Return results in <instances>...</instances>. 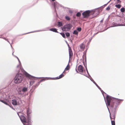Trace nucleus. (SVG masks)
<instances>
[{"label":"nucleus","instance_id":"obj_20","mask_svg":"<svg viewBox=\"0 0 125 125\" xmlns=\"http://www.w3.org/2000/svg\"><path fill=\"white\" fill-rule=\"evenodd\" d=\"M78 69V70H83V67L81 65H80L79 66Z\"/></svg>","mask_w":125,"mask_h":125},{"label":"nucleus","instance_id":"obj_31","mask_svg":"<svg viewBox=\"0 0 125 125\" xmlns=\"http://www.w3.org/2000/svg\"><path fill=\"white\" fill-rule=\"evenodd\" d=\"M115 6L117 8H118L119 9L121 7V6L119 4H117Z\"/></svg>","mask_w":125,"mask_h":125},{"label":"nucleus","instance_id":"obj_23","mask_svg":"<svg viewBox=\"0 0 125 125\" xmlns=\"http://www.w3.org/2000/svg\"><path fill=\"white\" fill-rule=\"evenodd\" d=\"M47 79L46 80H55V77H47Z\"/></svg>","mask_w":125,"mask_h":125},{"label":"nucleus","instance_id":"obj_14","mask_svg":"<svg viewBox=\"0 0 125 125\" xmlns=\"http://www.w3.org/2000/svg\"><path fill=\"white\" fill-rule=\"evenodd\" d=\"M18 61H19V65H18L17 66V68H20V70H24L23 69L22 67L21 66V62L20 61L19 59V60H18Z\"/></svg>","mask_w":125,"mask_h":125},{"label":"nucleus","instance_id":"obj_54","mask_svg":"<svg viewBox=\"0 0 125 125\" xmlns=\"http://www.w3.org/2000/svg\"><path fill=\"white\" fill-rule=\"evenodd\" d=\"M11 48H12V46H11Z\"/></svg>","mask_w":125,"mask_h":125},{"label":"nucleus","instance_id":"obj_3","mask_svg":"<svg viewBox=\"0 0 125 125\" xmlns=\"http://www.w3.org/2000/svg\"><path fill=\"white\" fill-rule=\"evenodd\" d=\"M24 77V75L22 73H17L14 78V83L16 84L20 83L23 80Z\"/></svg>","mask_w":125,"mask_h":125},{"label":"nucleus","instance_id":"obj_45","mask_svg":"<svg viewBox=\"0 0 125 125\" xmlns=\"http://www.w3.org/2000/svg\"><path fill=\"white\" fill-rule=\"evenodd\" d=\"M69 13H73L72 11L71 10H69Z\"/></svg>","mask_w":125,"mask_h":125},{"label":"nucleus","instance_id":"obj_21","mask_svg":"<svg viewBox=\"0 0 125 125\" xmlns=\"http://www.w3.org/2000/svg\"><path fill=\"white\" fill-rule=\"evenodd\" d=\"M89 78L94 84L96 83L94 81V80L93 79V78L91 77H91H89Z\"/></svg>","mask_w":125,"mask_h":125},{"label":"nucleus","instance_id":"obj_52","mask_svg":"<svg viewBox=\"0 0 125 125\" xmlns=\"http://www.w3.org/2000/svg\"><path fill=\"white\" fill-rule=\"evenodd\" d=\"M52 1H54L55 0H52Z\"/></svg>","mask_w":125,"mask_h":125},{"label":"nucleus","instance_id":"obj_1","mask_svg":"<svg viewBox=\"0 0 125 125\" xmlns=\"http://www.w3.org/2000/svg\"><path fill=\"white\" fill-rule=\"evenodd\" d=\"M100 90L104 96L106 105L109 110L108 106L118 103H121L124 100L123 99L116 98L110 96L105 93L101 89Z\"/></svg>","mask_w":125,"mask_h":125},{"label":"nucleus","instance_id":"obj_6","mask_svg":"<svg viewBox=\"0 0 125 125\" xmlns=\"http://www.w3.org/2000/svg\"><path fill=\"white\" fill-rule=\"evenodd\" d=\"M77 73H80L82 75L86 76L87 77L89 78V77H91V76L90 75L88 71H86L88 74V75L87 74L86 71H76Z\"/></svg>","mask_w":125,"mask_h":125},{"label":"nucleus","instance_id":"obj_32","mask_svg":"<svg viewBox=\"0 0 125 125\" xmlns=\"http://www.w3.org/2000/svg\"><path fill=\"white\" fill-rule=\"evenodd\" d=\"M120 10L122 12H124L125 11V9L124 8H121Z\"/></svg>","mask_w":125,"mask_h":125},{"label":"nucleus","instance_id":"obj_42","mask_svg":"<svg viewBox=\"0 0 125 125\" xmlns=\"http://www.w3.org/2000/svg\"><path fill=\"white\" fill-rule=\"evenodd\" d=\"M32 93H29V96H30L29 98L30 99V97H31V96L32 95Z\"/></svg>","mask_w":125,"mask_h":125},{"label":"nucleus","instance_id":"obj_46","mask_svg":"<svg viewBox=\"0 0 125 125\" xmlns=\"http://www.w3.org/2000/svg\"><path fill=\"white\" fill-rule=\"evenodd\" d=\"M4 100H0V101L3 103V102H4Z\"/></svg>","mask_w":125,"mask_h":125},{"label":"nucleus","instance_id":"obj_16","mask_svg":"<svg viewBox=\"0 0 125 125\" xmlns=\"http://www.w3.org/2000/svg\"><path fill=\"white\" fill-rule=\"evenodd\" d=\"M17 92H18V94L20 95H23L24 93H23V92H22V91L21 90H17Z\"/></svg>","mask_w":125,"mask_h":125},{"label":"nucleus","instance_id":"obj_37","mask_svg":"<svg viewBox=\"0 0 125 125\" xmlns=\"http://www.w3.org/2000/svg\"><path fill=\"white\" fill-rule=\"evenodd\" d=\"M77 30L79 31H80L81 30L82 28L81 27L78 28L77 29Z\"/></svg>","mask_w":125,"mask_h":125},{"label":"nucleus","instance_id":"obj_35","mask_svg":"<svg viewBox=\"0 0 125 125\" xmlns=\"http://www.w3.org/2000/svg\"><path fill=\"white\" fill-rule=\"evenodd\" d=\"M8 105L9 106L10 108H12V109H13L14 110H15V109L13 108V107L12 106V105L10 104H9Z\"/></svg>","mask_w":125,"mask_h":125},{"label":"nucleus","instance_id":"obj_36","mask_svg":"<svg viewBox=\"0 0 125 125\" xmlns=\"http://www.w3.org/2000/svg\"><path fill=\"white\" fill-rule=\"evenodd\" d=\"M95 85L98 88V89L99 90L101 89V88H100V87L96 83L95 84Z\"/></svg>","mask_w":125,"mask_h":125},{"label":"nucleus","instance_id":"obj_33","mask_svg":"<svg viewBox=\"0 0 125 125\" xmlns=\"http://www.w3.org/2000/svg\"><path fill=\"white\" fill-rule=\"evenodd\" d=\"M40 84L38 82L36 83L35 84V85H33V86H34L36 88Z\"/></svg>","mask_w":125,"mask_h":125},{"label":"nucleus","instance_id":"obj_53","mask_svg":"<svg viewBox=\"0 0 125 125\" xmlns=\"http://www.w3.org/2000/svg\"><path fill=\"white\" fill-rule=\"evenodd\" d=\"M31 33V32H28L27 33H26V34H27V33Z\"/></svg>","mask_w":125,"mask_h":125},{"label":"nucleus","instance_id":"obj_9","mask_svg":"<svg viewBox=\"0 0 125 125\" xmlns=\"http://www.w3.org/2000/svg\"><path fill=\"white\" fill-rule=\"evenodd\" d=\"M92 14L94 16V17L96 16L99 14V12L97 9H95L91 11Z\"/></svg>","mask_w":125,"mask_h":125},{"label":"nucleus","instance_id":"obj_28","mask_svg":"<svg viewBox=\"0 0 125 125\" xmlns=\"http://www.w3.org/2000/svg\"><path fill=\"white\" fill-rule=\"evenodd\" d=\"M7 101H8V100H6V101L4 100V102H3V103L5 104L8 105L9 104H8V103L7 102Z\"/></svg>","mask_w":125,"mask_h":125},{"label":"nucleus","instance_id":"obj_24","mask_svg":"<svg viewBox=\"0 0 125 125\" xmlns=\"http://www.w3.org/2000/svg\"><path fill=\"white\" fill-rule=\"evenodd\" d=\"M78 33V32L77 30H74L73 32V34L75 35H77Z\"/></svg>","mask_w":125,"mask_h":125},{"label":"nucleus","instance_id":"obj_44","mask_svg":"<svg viewBox=\"0 0 125 125\" xmlns=\"http://www.w3.org/2000/svg\"><path fill=\"white\" fill-rule=\"evenodd\" d=\"M92 37H91V38H90V39H89V42H90L91 41V40H92Z\"/></svg>","mask_w":125,"mask_h":125},{"label":"nucleus","instance_id":"obj_30","mask_svg":"<svg viewBox=\"0 0 125 125\" xmlns=\"http://www.w3.org/2000/svg\"><path fill=\"white\" fill-rule=\"evenodd\" d=\"M65 34L66 36L67 37H69L70 36V34L68 32H66Z\"/></svg>","mask_w":125,"mask_h":125},{"label":"nucleus","instance_id":"obj_13","mask_svg":"<svg viewBox=\"0 0 125 125\" xmlns=\"http://www.w3.org/2000/svg\"><path fill=\"white\" fill-rule=\"evenodd\" d=\"M125 26V24H117L115 23L113 24V25L112 27H115L117 26Z\"/></svg>","mask_w":125,"mask_h":125},{"label":"nucleus","instance_id":"obj_18","mask_svg":"<svg viewBox=\"0 0 125 125\" xmlns=\"http://www.w3.org/2000/svg\"><path fill=\"white\" fill-rule=\"evenodd\" d=\"M69 58H70L73 55V52L71 49H69Z\"/></svg>","mask_w":125,"mask_h":125},{"label":"nucleus","instance_id":"obj_2","mask_svg":"<svg viewBox=\"0 0 125 125\" xmlns=\"http://www.w3.org/2000/svg\"><path fill=\"white\" fill-rule=\"evenodd\" d=\"M121 103H118L109 106L110 108L111 111L110 113L109 110H109H108L110 113V117L111 120L112 125H115V120L116 113V108Z\"/></svg>","mask_w":125,"mask_h":125},{"label":"nucleus","instance_id":"obj_17","mask_svg":"<svg viewBox=\"0 0 125 125\" xmlns=\"http://www.w3.org/2000/svg\"><path fill=\"white\" fill-rule=\"evenodd\" d=\"M49 30L51 31H52L54 32L58 33V32L57 31V29L56 28H52L50 29Z\"/></svg>","mask_w":125,"mask_h":125},{"label":"nucleus","instance_id":"obj_49","mask_svg":"<svg viewBox=\"0 0 125 125\" xmlns=\"http://www.w3.org/2000/svg\"><path fill=\"white\" fill-rule=\"evenodd\" d=\"M103 19L102 20H101L100 21V22H103Z\"/></svg>","mask_w":125,"mask_h":125},{"label":"nucleus","instance_id":"obj_22","mask_svg":"<svg viewBox=\"0 0 125 125\" xmlns=\"http://www.w3.org/2000/svg\"><path fill=\"white\" fill-rule=\"evenodd\" d=\"M58 25L59 26V27L61 26L62 25V22H58Z\"/></svg>","mask_w":125,"mask_h":125},{"label":"nucleus","instance_id":"obj_48","mask_svg":"<svg viewBox=\"0 0 125 125\" xmlns=\"http://www.w3.org/2000/svg\"><path fill=\"white\" fill-rule=\"evenodd\" d=\"M111 0H110L106 4H105L104 5H106L109 2L111 1Z\"/></svg>","mask_w":125,"mask_h":125},{"label":"nucleus","instance_id":"obj_29","mask_svg":"<svg viewBox=\"0 0 125 125\" xmlns=\"http://www.w3.org/2000/svg\"><path fill=\"white\" fill-rule=\"evenodd\" d=\"M81 14L80 12H78L76 14V16L77 17H80L81 15Z\"/></svg>","mask_w":125,"mask_h":125},{"label":"nucleus","instance_id":"obj_8","mask_svg":"<svg viewBox=\"0 0 125 125\" xmlns=\"http://www.w3.org/2000/svg\"><path fill=\"white\" fill-rule=\"evenodd\" d=\"M90 11L89 10L86 11L82 13V15L84 18H87L90 16Z\"/></svg>","mask_w":125,"mask_h":125},{"label":"nucleus","instance_id":"obj_10","mask_svg":"<svg viewBox=\"0 0 125 125\" xmlns=\"http://www.w3.org/2000/svg\"><path fill=\"white\" fill-rule=\"evenodd\" d=\"M68 71H63V73L59 76V78L60 79L62 78L66 74L68 73Z\"/></svg>","mask_w":125,"mask_h":125},{"label":"nucleus","instance_id":"obj_41","mask_svg":"<svg viewBox=\"0 0 125 125\" xmlns=\"http://www.w3.org/2000/svg\"><path fill=\"white\" fill-rule=\"evenodd\" d=\"M55 80L60 79V78H59V76H58L57 77H55Z\"/></svg>","mask_w":125,"mask_h":125},{"label":"nucleus","instance_id":"obj_5","mask_svg":"<svg viewBox=\"0 0 125 125\" xmlns=\"http://www.w3.org/2000/svg\"><path fill=\"white\" fill-rule=\"evenodd\" d=\"M72 27V25L71 24H68L61 27V29L63 31H67L69 30Z\"/></svg>","mask_w":125,"mask_h":125},{"label":"nucleus","instance_id":"obj_15","mask_svg":"<svg viewBox=\"0 0 125 125\" xmlns=\"http://www.w3.org/2000/svg\"><path fill=\"white\" fill-rule=\"evenodd\" d=\"M23 93L25 92L28 91V88L26 87H23L21 89Z\"/></svg>","mask_w":125,"mask_h":125},{"label":"nucleus","instance_id":"obj_38","mask_svg":"<svg viewBox=\"0 0 125 125\" xmlns=\"http://www.w3.org/2000/svg\"><path fill=\"white\" fill-rule=\"evenodd\" d=\"M36 87L34 86H33L32 87L31 89L33 90L34 91L36 88Z\"/></svg>","mask_w":125,"mask_h":125},{"label":"nucleus","instance_id":"obj_19","mask_svg":"<svg viewBox=\"0 0 125 125\" xmlns=\"http://www.w3.org/2000/svg\"><path fill=\"white\" fill-rule=\"evenodd\" d=\"M85 46V45L83 43H82L80 45V47L81 49L82 50H83L84 49Z\"/></svg>","mask_w":125,"mask_h":125},{"label":"nucleus","instance_id":"obj_26","mask_svg":"<svg viewBox=\"0 0 125 125\" xmlns=\"http://www.w3.org/2000/svg\"><path fill=\"white\" fill-rule=\"evenodd\" d=\"M65 19H66L67 21H69L70 20V18L68 16H65Z\"/></svg>","mask_w":125,"mask_h":125},{"label":"nucleus","instance_id":"obj_51","mask_svg":"<svg viewBox=\"0 0 125 125\" xmlns=\"http://www.w3.org/2000/svg\"><path fill=\"white\" fill-rule=\"evenodd\" d=\"M117 1L118 2H119L120 1V0H117Z\"/></svg>","mask_w":125,"mask_h":125},{"label":"nucleus","instance_id":"obj_4","mask_svg":"<svg viewBox=\"0 0 125 125\" xmlns=\"http://www.w3.org/2000/svg\"><path fill=\"white\" fill-rule=\"evenodd\" d=\"M24 74L25 75V76L30 79H34L35 80H37L38 79H41L42 78V79H41L38 82L40 84V83L42 82L45 81L46 80V79H47V77H36L34 76H33L31 75L30 74H29L28 73H27L25 71H24Z\"/></svg>","mask_w":125,"mask_h":125},{"label":"nucleus","instance_id":"obj_12","mask_svg":"<svg viewBox=\"0 0 125 125\" xmlns=\"http://www.w3.org/2000/svg\"><path fill=\"white\" fill-rule=\"evenodd\" d=\"M54 6L55 9V11L56 12V8H58V7L60 6V5L58 3L56 2L54 3Z\"/></svg>","mask_w":125,"mask_h":125},{"label":"nucleus","instance_id":"obj_55","mask_svg":"<svg viewBox=\"0 0 125 125\" xmlns=\"http://www.w3.org/2000/svg\"><path fill=\"white\" fill-rule=\"evenodd\" d=\"M97 33H98V32H97L96 33V34H94V35H95L96 34H97Z\"/></svg>","mask_w":125,"mask_h":125},{"label":"nucleus","instance_id":"obj_40","mask_svg":"<svg viewBox=\"0 0 125 125\" xmlns=\"http://www.w3.org/2000/svg\"><path fill=\"white\" fill-rule=\"evenodd\" d=\"M14 52H12V55H13L15 57H16V58H17V59H18V60H19V58H18V57L17 56H15V55H13V53H14Z\"/></svg>","mask_w":125,"mask_h":125},{"label":"nucleus","instance_id":"obj_27","mask_svg":"<svg viewBox=\"0 0 125 125\" xmlns=\"http://www.w3.org/2000/svg\"><path fill=\"white\" fill-rule=\"evenodd\" d=\"M60 34L64 38H65V35L64 33H61Z\"/></svg>","mask_w":125,"mask_h":125},{"label":"nucleus","instance_id":"obj_43","mask_svg":"<svg viewBox=\"0 0 125 125\" xmlns=\"http://www.w3.org/2000/svg\"><path fill=\"white\" fill-rule=\"evenodd\" d=\"M110 8L109 7H108L106 9V10H109L110 9Z\"/></svg>","mask_w":125,"mask_h":125},{"label":"nucleus","instance_id":"obj_50","mask_svg":"<svg viewBox=\"0 0 125 125\" xmlns=\"http://www.w3.org/2000/svg\"><path fill=\"white\" fill-rule=\"evenodd\" d=\"M17 99H19L20 100L21 99V98H20V97H18L17 98Z\"/></svg>","mask_w":125,"mask_h":125},{"label":"nucleus","instance_id":"obj_47","mask_svg":"<svg viewBox=\"0 0 125 125\" xmlns=\"http://www.w3.org/2000/svg\"><path fill=\"white\" fill-rule=\"evenodd\" d=\"M3 38L4 39H5L7 41H8V42H9L10 43V42H9V41L8 40H6V39H5V38Z\"/></svg>","mask_w":125,"mask_h":125},{"label":"nucleus","instance_id":"obj_11","mask_svg":"<svg viewBox=\"0 0 125 125\" xmlns=\"http://www.w3.org/2000/svg\"><path fill=\"white\" fill-rule=\"evenodd\" d=\"M11 101L13 105L15 106L18 105L17 101L16 99H13Z\"/></svg>","mask_w":125,"mask_h":125},{"label":"nucleus","instance_id":"obj_39","mask_svg":"<svg viewBox=\"0 0 125 125\" xmlns=\"http://www.w3.org/2000/svg\"><path fill=\"white\" fill-rule=\"evenodd\" d=\"M34 91L33 90L31 89L30 90V93L32 94Z\"/></svg>","mask_w":125,"mask_h":125},{"label":"nucleus","instance_id":"obj_25","mask_svg":"<svg viewBox=\"0 0 125 125\" xmlns=\"http://www.w3.org/2000/svg\"><path fill=\"white\" fill-rule=\"evenodd\" d=\"M70 68V66L69 65V64L65 68L64 70H69Z\"/></svg>","mask_w":125,"mask_h":125},{"label":"nucleus","instance_id":"obj_7","mask_svg":"<svg viewBox=\"0 0 125 125\" xmlns=\"http://www.w3.org/2000/svg\"><path fill=\"white\" fill-rule=\"evenodd\" d=\"M17 114L20 117L21 122L23 123H24L25 124H24L25 125H26L27 121V119L26 118L22 115H20L19 113H17Z\"/></svg>","mask_w":125,"mask_h":125},{"label":"nucleus","instance_id":"obj_34","mask_svg":"<svg viewBox=\"0 0 125 125\" xmlns=\"http://www.w3.org/2000/svg\"><path fill=\"white\" fill-rule=\"evenodd\" d=\"M46 30H38L36 31H34L33 32H38V31H46Z\"/></svg>","mask_w":125,"mask_h":125}]
</instances>
